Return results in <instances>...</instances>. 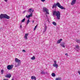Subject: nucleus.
Instances as JSON below:
<instances>
[{
  "instance_id": "f8f14e48",
  "label": "nucleus",
  "mask_w": 80,
  "mask_h": 80,
  "mask_svg": "<svg viewBox=\"0 0 80 80\" xmlns=\"http://www.w3.org/2000/svg\"><path fill=\"white\" fill-rule=\"evenodd\" d=\"M11 77H12V75H11V74H8L5 75V77L7 78H10Z\"/></svg>"
},
{
  "instance_id": "473e14b6",
  "label": "nucleus",
  "mask_w": 80,
  "mask_h": 80,
  "mask_svg": "<svg viewBox=\"0 0 80 80\" xmlns=\"http://www.w3.org/2000/svg\"><path fill=\"white\" fill-rule=\"evenodd\" d=\"M25 12H26V11H24L23 12V13H25Z\"/></svg>"
},
{
  "instance_id": "412c9836",
  "label": "nucleus",
  "mask_w": 80,
  "mask_h": 80,
  "mask_svg": "<svg viewBox=\"0 0 80 80\" xmlns=\"http://www.w3.org/2000/svg\"><path fill=\"white\" fill-rule=\"evenodd\" d=\"M52 24L54 25V26H56L57 25V23H56V22H52Z\"/></svg>"
},
{
  "instance_id": "b1692460",
  "label": "nucleus",
  "mask_w": 80,
  "mask_h": 80,
  "mask_svg": "<svg viewBox=\"0 0 80 80\" xmlns=\"http://www.w3.org/2000/svg\"><path fill=\"white\" fill-rule=\"evenodd\" d=\"M25 21V18H24L22 20L21 22H22V23H23V22H24Z\"/></svg>"
},
{
  "instance_id": "2eb2a0df",
  "label": "nucleus",
  "mask_w": 80,
  "mask_h": 80,
  "mask_svg": "<svg viewBox=\"0 0 80 80\" xmlns=\"http://www.w3.org/2000/svg\"><path fill=\"white\" fill-rule=\"evenodd\" d=\"M62 41V39H60L58 40L57 42V44H58V43H60V42Z\"/></svg>"
},
{
  "instance_id": "bb28decb",
  "label": "nucleus",
  "mask_w": 80,
  "mask_h": 80,
  "mask_svg": "<svg viewBox=\"0 0 80 80\" xmlns=\"http://www.w3.org/2000/svg\"><path fill=\"white\" fill-rule=\"evenodd\" d=\"M65 55H66V56H67V57L68 56V53H65Z\"/></svg>"
},
{
  "instance_id": "4c0bfd02",
  "label": "nucleus",
  "mask_w": 80,
  "mask_h": 80,
  "mask_svg": "<svg viewBox=\"0 0 80 80\" xmlns=\"http://www.w3.org/2000/svg\"><path fill=\"white\" fill-rule=\"evenodd\" d=\"M12 80H13V79H12Z\"/></svg>"
},
{
  "instance_id": "cd10ccee",
  "label": "nucleus",
  "mask_w": 80,
  "mask_h": 80,
  "mask_svg": "<svg viewBox=\"0 0 80 80\" xmlns=\"http://www.w3.org/2000/svg\"><path fill=\"white\" fill-rule=\"evenodd\" d=\"M41 2H43L45 1V0H41Z\"/></svg>"
},
{
  "instance_id": "20e7f679",
  "label": "nucleus",
  "mask_w": 80,
  "mask_h": 80,
  "mask_svg": "<svg viewBox=\"0 0 80 80\" xmlns=\"http://www.w3.org/2000/svg\"><path fill=\"white\" fill-rule=\"evenodd\" d=\"M15 62H16L15 64V66L16 67H19L20 65H21V61L18 59L17 58H15Z\"/></svg>"
},
{
  "instance_id": "5701e85b",
  "label": "nucleus",
  "mask_w": 80,
  "mask_h": 80,
  "mask_svg": "<svg viewBox=\"0 0 80 80\" xmlns=\"http://www.w3.org/2000/svg\"><path fill=\"white\" fill-rule=\"evenodd\" d=\"M31 60H35V56H33L31 58Z\"/></svg>"
},
{
  "instance_id": "6e6552de",
  "label": "nucleus",
  "mask_w": 80,
  "mask_h": 80,
  "mask_svg": "<svg viewBox=\"0 0 80 80\" xmlns=\"http://www.w3.org/2000/svg\"><path fill=\"white\" fill-rule=\"evenodd\" d=\"M65 42H61L60 45L62 47H63V48H65Z\"/></svg>"
},
{
  "instance_id": "a878e982",
  "label": "nucleus",
  "mask_w": 80,
  "mask_h": 80,
  "mask_svg": "<svg viewBox=\"0 0 80 80\" xmlns=\"http://www.w3.org/2000/svg\"><path fill=\"white\" fill-rule=\"evenodd\" d=\"M4 72V70H3V69L1 70V74H3V72Z\"/></svg>"
},
{
  "instance_id": "c756f323",
  "label": "nucleus",
  "mask_w": 80,
  "mask_h": 80,
  "mask_svg": "<svg viewBox=\"0 0 80 80\" xmlns=\"http://www.w3.org/2000/svg\"><path fill=\"white\" fill-rule=\"evenodd\" d=\"M4 1H5V2H8V0H4Z\"/></svg>"
},
{
  "instance_id": "c85d7f7f",
  "label": "nucleus",
  "mask_w": 80,
  "mask_h": 80,
  "mask_svg": "<svg viewBox=\"0 0 80 80\" xmlns=\"http://www.w3.org/2000/svg\"><path fill=\"white\" fill-rule=\"evenodd\" d=\"M22 52H25L26 51H25V50L23 49L22 50Z\"/></svg>"
},
{
  "instance_id": "4be33fe9",
  "label": "nucleus",
  "mask_w": 80,
  "mask_h": 80,
  "mask_svg": "<svg viewBox=\"0 0 80 80\" xmlns=\"http://www.w3.org/2000/svg\"><path fill=\"white\" fill-rule=\"evenodd\" d=\"M62 78H56V80H61Z\"/></svg>"
},
{
  "instance_id": "6ab92c4d",
  "label": "nucleus",
  "mask_w": 80,
  "mask_h": 80,
  "mask_svg": "<svg viewBox=\"0 0 80 80\" xmlns=\"http://www.w3.org/2000/svg\"><path fill=\"white\" fill-rule=\"evenodd\" d=\"M52 77H55L56 76V75H55V73L52 72Z\"/></svg>"
},
{
  "instance_id": "f3484780",
  "label": "nucleus",
  "mask_w": 80,
  "mask_h": 80,
  "mask_svg": "<svg viewBox=\"0 0 80 80\" xmlns=\"http://www.w3.org/2000/svg\"><path fill=\"white\" fill-rule=\"evenodd\" d=\"M75 48H76V49H79V46L78 45H75Z\"/></svg>"
},
{
  "instance_id": "f03ea898",
  "label": "nucleus",
  "mask_w": 80,
  "mask_h": 80,
  "mask_svg": "<svg viewBox=\"0 0 80 80\" xmlns=\"http://www.w3.org/2000/svg\"><path fill=\"white\" fill-rule=\"evenodd\" d=\"M52 14L53 15H55L57 17L58 20H60V15H61V14L60 11H54L53 12Z\"/></svg>"
},
{
  "instance_id": "e433bc0d",
  "label": "nucleus",
  "mask_w": 80,
  "mask_h": 80,
  "mask_svg": "<svg viewBox=\"0 0 80 80\" xmlns=\"http://www.w3.org/2000/svg\"><path fill=\"white\" fill-rule=\"evenodd\" d=\"M32 23H34V21H32Z\"/></svg>"
},
{
  "instance_id": "423d86ee",
  "label": "nucleus",
  "mask_w": 80,
  "mask_h": 80,
  "mask_svg": "<svg viewBox=\"0 0 80 80\" xmlns=\"http://www.w3.org/2000/svg\"><path fill=\"white\" fill-rule=\"evenodd\" d=\"M54 63L53 64V67H56V68H57L58 67V65L57 64V61H54Z\"/></svg>"
},
{
  "instance_id": "39448f33",
  "label": "nucleus",
  "mask_w": 80,
  "mask_h": 80,
  "mask_svg": "<svg viewBox=\"0 0 80 80\" xmlns=\"http://www.w3.org/2000/svg\"><path fill=\"white\" fill-rule=\"evenodd\" d=\"M43 11L46 13V15L47 17H48L47 14L49 15V12H48V10L45 7L43 8Z\"/></svg>"
},
{
  "instance_id": "7ed1b4c3",
  "label": "nucleus",
  "mask_w": 80,
  "mask_h": 80,
  "mask_svg": "<svg viewBox=\"0 0 80 80\" xmlns=\"http://www.w3.org/2000/svg\"><path fill=\"white\" fill-rule=\"evenodd\" d=\"M3 18L10 19V16H8L6 14H1L0 15V19L2 20Z\"/></svg>"
},
{
  "instance_id": "f704fd0d",
  "label": "nucleus",
  "mask_w": 80,
  "mask_h": 80,
  "mask_svg": "<svg viewBox=\"0 0 80 80\" xmlns=\"http://www.w3.org/2000/svg\"><path fill=\"white\" fill-rule=\"evenodd\" d=\"M22 25H21L20 26V28H22Z\"/></svg>"
},
{
  "instance_id": "dca6fc26",
  "label": "nucleus",
  "mask_w": 80,
  "mask_h": 80,
  "mask_svg": "<svg viewBox=\"0 0 80 80\" xmlns=\"http://www.w3.org/2000/svg\"><path fill=\"white\" fill-rule=\"evenodd\" d=\"M31 79L32 80H36V77L34 76H32L31 77Z\"/></svg>"
},
{
  "instance_id": "1a4fd4ad",
  "label": "nucleus",
  "mask_w": 80,
  "mask_h": 80,
  "mask_svg": "<svg viewBox=\"0 0 80 80\" xmlns=\"http://www.w3.org/2000/svg\"><path fill=\"white\" fill-rule=\"evenodd\" d=\"M32 13H31L30 14L28 15H28H27L26 16V17L27 18H28V19H29V18H30L32 17Z\"/></svg>"
},
{
  "instance_id": "c9c22d12",
  "label": "nucleus",
  "mask_w": 80,
  "mask_h": 80,
  "mask_svg": "<svg viewBox=\"0 0 80 80\" xmlns=\"http://www.w3.org/2000/svg\"><path fill=\"white\" fill-rule=\"evenodd\" d=\"M48 22H50V21H49V20H48Z\"/></svg>"
},
{
  "instance_id": "f257e3e1",
  "label": "nucleus",
  "mask_w": 80,
  "mask_h": 80,
  "mask_svg": "<svg viewBox=\"0 0 80 80\" xmlns=\"http://www.w3.org/2000/svg\"><path fill=\"white\" fill-rule=\"evenodd\" d=\"M57 6L59 7V8H61V9L65 10V8L62 6L60 4V3L58 2H57V3H55L52 6V8H54V7L56 8L57 7Z\"/></svg>"
},
{
  "instance_id": "9d476101",
  "label": "nucleus",
  "mask_w": 80,
  "mask_h": 80,
  "mask_svg": "<svg viewBox=\"0 0 80 80\" xmlns=\"http://www.w3.org/2000/svg\"><path fill=\"white\" fill-rule=\"evenodd\" d=\"M77 0H72L71 4V5H74L75 4V3L76 2V1Z\"/></svg>"
},
{
  "instance_id": "2f4dec72",
  "label": "nucleus",
  "mask_w": 80,
  "mask_h": 80,
  "mask_svg": "<svg viewBox=\"0 0 80 80\" xmlns=\"http://www.w3.org/2000/svg\"><path fill=\"white\" fill-rule=\"evenodd\" d=\"M36 28H34V31H35V29H36Z\"/></svg>"
},
{
  "instance_id": "7c9ffc66",
  "label": "nucleus",
  "mask_w": 80,
  "mask_h": 80,
  "mask_svg": "<svg viewBox=\"0 0 80 80\" xmlns=\"http://www.w3.org/2000/svg\"><path fill=\"white\" fill-rule=\"evenodd\" d=\"M78 73H79V75H80V71H78Z\"/></svg>"
},
{
  "instance_id": "72a5a7b5",
  "label": "nucleus",
  "mask_w": 80,
  "mask_h": 80,
  "mask_svg": "<svg viewBox=\"0 0 80 80\" xmlns=\"http://www.w3.org/2000/svg\"><path fill=\"white\" fill-rule=\"evenodd\" d=\"M37 25L35 27V28H37Z\"/></svg>"
},
{
  "instance_id": "0eeeda50",
  "label": "nucleus",
  "mask_w": 80,
  "mask_h": 80,
  "mask_svg": "<svg viewBox=\"0 0 80 80\" xmlns=\"http://www.w3.org/2000/svg\"><path fill=\"white\" fill-rule=\"evenodd\" d=\"M13 66L12 65H8L7 67V68L8 70H12L13 68Z\"/></svg>"
},
{
  "instance_id": "393cba45",
  "label": "nucleus",
  "mask_w": 80,
  "mask_h": 80,
  "mask_svg": "<svg viewBox=\"0 0 80 80\" xmlns=\"http://www.w3.org/2000/svg\"><path fill=\"white\" fill-rule=\"evenodd\" d=\"M46 73L44 71H42L41 73V74H45V73Z\"/></svg>"
},
{
  "instance_id": "4468645a",
  "label": "nucleus",
  "mask_w": 80,
  "mask_h": 80,
  "mask_svg": "<svg viewBox=\"0 0 80 80\" xmlns=\"http://www.w3.org/2000/svg\"><path fill=\"white\" fill-rule=\"evenodd\" d=\"M28 35V33H26L25 34V36H24V39L25 40H27V36Z\"/></svg>"
},
{
  "instance_id": "9b49d317",
  "label": "nucleus",
  "mask_w": 80,
  "mask_h": 80,
  "mask_svg": "<svg viewBox=\"0 0 80 80\" xmlns=\"http://www.w3.org/2000/svg\"><path fill=\"white\" fill-rule=\"evenodd\" d=\"M44 29L43 32L44 33H45V32H46V30H47V25H46V24H45V23L44 24Z\"/></svg>"
},
{
  "instance_id": "ddd939ff",
  "label": "nucleus",
  "mask_w": 80,
  "mask_h": 80,
  "mask_svg": "<svg viewBox=\"0 0 80 80\" xmlns=\"http://www.w3.org/2000/svg\"><path fill=\"white\" fill-rule=\"evenodd\" d=\"M33 12V9H32L31 8L29 10V13H32Z\"/></svg>"
},
{
  "instance_id": "a211bd4d",
  "label": "nucleus",
  "mask_w": 80,
  "mask_h": 80,
  "mask_svg": "<svg viewBox=\"0 0 80 80\" xmlns=\"http://www.w3.org/2000/svg\"><path fill=\"white\" fill-rule=\"evenodd\" d=\"M75 41L79 43H80V40L76 39L75 40Z\"/></svg>"
},
{
  "instance_id": "aec40b11",
  "label": "nucleus",
  "mask_w": 80,
  "mask_h": 80,
  "mask_svg": "<svg viewBox=\"0 0 80 80\" xmlns=\"http://www.w3.org/2000/svg\"><path fill=\"white\" fill-rule=\"evenodd\" d=\"M30 21L29 20V19H28V21H27V25H28V24L30 23Z\"/></svg>"
}]
</instances>
